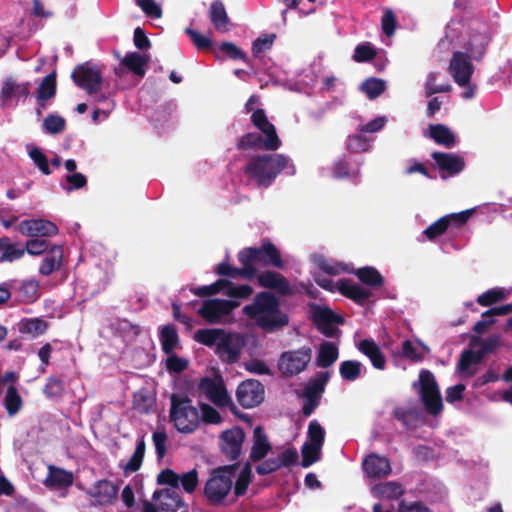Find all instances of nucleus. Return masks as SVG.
Wrapping results in <instances>:
<instances>
[{
    "label": "nucleus",
    "mask_w": 512,
    "mask_h": 512,
    "mask_svg": "<svg viewBox=\"0 0 512 512\" xmlns=\"http://www.w3.org/2000/svg\"><path fill=\"white\" fill-rule=\"evenodd\" d=\"M243 313L266 332L280 330L289 323L288 315L280 309L278 298L267 291L257 293L253 302L243 307Z\"/></svg>",
    "instance_id": "nucleus-1"
},
{
    "label": "nucleus",
    "mask_w": 512,
    "mask_h": 512,
    "mask_svg": "<svg viewBox=\"0 0 512 512\" xmlns=\"http://www.w3.org/2000/svg\"><path fill=\"white\" fill-rule=\"evenodd\" d=\"M288 175L296 172L291 159L284 154L256 155L249 159L244 167V174L254 181L258 187H270L281 171Z\"/></svg>",
    "instance_id": "nucleus-2"
},
{
    "label": "nucleus",
    "mask_w": 512,
    "mask_h": 512,
    "mask_svg": "<svg viewBox=\"0 0 512 512\" xmlns=\"http://www.w3.org/2000/svg\"><path fill=\"white\" fill-rule=\"evenodd\" d=\"M239 469V463L215 468L204 486V497L211 506H226L235 502L228 498L232 489V477Z\"/></svg>",
    "instance_id": "nucleus-3"
},
{
    "label": "nucleus",
    "mask_w": 512,
    "mask_h": 512,
    "mask_svg": "<svg viewBox=\"0 0 512 512\" xmlns=\"http://www.w3.org/2000/svg\"><path fill=\"white\" fill-rule=\"evenodd\" d=\"M237 258L241 266H247L252 270L251 276L257 275L255 264L263 266H272L278 269L284 268L280 251L269 240L263 239L260 247H245L237 254Z\"/></svg>",
    "instance_id": "nucleus-4"
},
{
    "label": "nucleus",
    "mask_w": 512,
    "mask_h": 512,
    "mask_svg": "<svg viewBox=\"0 0 512 512\" xmlns=\"http://www.w3.org/2000/svg\"><path fill=\"white\" fill-rule=\"evenodd\" d=\"M413 387L418 390L421 402L427 413L437 416L442 412L443 401L441 393L435 376L431 371L422 369L419 372V382H414Z\"/></svg>",
    "instance_id": "nucleus-5"
},
{
    "label": "nucleus",
    "mask_w": 512,
    "mask_h": 512,
    "mask_svg": "<svg viewBox=\"0 0 512 512\" xmlns=\"http://www.w3.org/2000/svg\"><path fill=\"white\" fill-rule=\"evenodd\" d=\"M311 358L312 349L309 346H302L282 352L277 367L283 376L293 377L306 370Z\"/></svg>",
    "instance_id": "nucleus-6"
},
{
    "label": "nucleus",
    "mask_w": 512,
    "mask_h": 512,
    "mask_svg": "<svg viewBox=\"0 0 512 512\" xmlns=\"http://www.w3.org/2000/svg\"><path fill=\"white\" fill-rule=\"evenodd\" d=\"M75 85L89 96L100 92L103 84L102 72L99 67L91 62H84L75 66L71 73Z\"/></svg>",
    "instance_id": "nucleus-7"
},
{
    "label": "nucleus",
    "mask_w": 512,
    "mask_h": 512,
    "mask_svg": "<svg viewBox=\"0 0 512 512\" xmlns=\"http://www.w3.org/2000/svg\"><path fill=\"white\" fill-rule=\"evenodd\" d=\"M330 377L331 373L329 371H319L309 379L302 392V412L304 416H310L319 406Z\"/></svg>",
    "instance_id": "nucleus-8"
},
{
    "label": "nucleus",
    "mask_w": 512,
    "mask_h": 512,
    "mask_svg": "<svg viewBox=\"0 0 512 512\" xmlns=\"http://www.w3.org/2000/svg\"><path fill=\"white\" fill-rule=\"evenodd\" d=\"M245 344L246 341L242 334L224 331L215 348V354L223 363L232 365L239 361Z\"/></svg>",
    "instance_id": "nucleus-9"
},
{
    "label": "nucleus",
    "mask_w": 512,
    "mask_h": 512,
    "mask_svg": "<svg viewBox=\"0 0 512 512\" xmlns=\"http://www.w3.org/2000/svg\"><path fill=\"white\" fill-rule=\"evenodd\" d=\"M198 388L203 392L207 398L218 407H230L234 416H247L246 414L239 413L229 396L225 386L221 382H216L210 377H204L200 380Z\"/></svg>",
    "instance_id": "nucleus-10"
},
{
    "label": "nucleus",
    "mask_w": 512,
    "mask_h": 512,
    "mask_svg": "<svg viewBox=\"0 0 512 512\" xmlns=\"http://www.w3.org/2000/svg\"><path fill=\"white\" fill-rule=\"evenodd\" d=\"M265 396L264 385L256 379L241 382L236 390V398L244 408H254L260 405Z\"/></svg>",
    "instance_id": "nucleus-11"
},
{
    "label": "nucleus",
    "mask_w": 512,
    "mask_h": 512,
    "mask_svg": "<svg viewBox=\"0 0 512 512\" xmlns=\"http://www.w3.org/2000/svg\"><path fill=\"white\" fill-rule=\"evenodd\" d=\"M312 322L320 333L328 338H333L338 331L335 324H342L344 319L328 307L314 306Z\"/></svg>",
    "instance_id": "nucleus-12"
},
{
    "label": "nucleus",
    "mask_w": 512,
    "mask_h": 512,
    "mask_svg": "<svg viewBox=\"0 0 512 512\" xmlns=\"http://www.w3.org/2000/svg\"><path fill=\"white\" fill-rule=\"evenodd\" d=\"M239 305L237 300L208 299L203 302L198 313L209 323H217L222 316L229 315Z\"/></svg>",
    "instance_id": "nucleus-13"
},
{
    "label": "nucleus",
    "mask_w": 512,
    "mask_h": 512,
    "mask_svg": "<svg viewBox=\"0 0 512 512\" xmlns=\"http://www.w3.org/2000/svg\"><path fill=\"white\" fill-rule=\"evenodd\" d=\"M252 124L266 136V150L275 151L282 145L276 127L272 124L262 108H257L251 115Z\"/></svg>",
    "instance_id": "nucleus-14"
},
{
    "label": "nucleus",
    "mask_w": 512,
    "mask_h": 512,
    "mask_svg": "<svg viewBox=\"0 0 512 512\" xmlns=\"http://www.w3.org/2000/svg\"><path fill=\"white\" fill-rule=\"evenodd\" d=\"M431 157L435 161L434 167L441 172L442 179L459 174L465 167L464 158L458 154L435 151Z\"/></svg>",
    "instance_id": "nucleus-15"
},
{
    "label": "nucleus",
    "mask_w": 512,
    "mask_h": 512,
    "mask_svg": "<svg viewBox=\"0 0 512 512\" xmlns=\"http://www.w3.org/2000/svg\"><path fill=\"white\" fill-rule=\"evenodd\" d=\"M470 58L468 54L456 51L453 53L449 64V71L454 81L461 87L470 83L474 71Z\"/></svg>",
    "instance_id": "nucleus-16"
},
{
    "label": "nucleus",
    "mask_w": 512,
    "mask_h": 512,
    "mask_svg": "<svg viewBox=\"0 0 512 512\" xmlns=\"http://www.w3.org/2000/svg\"><path fill=\"white\" fill-rule=\"evenodd\" d=\"M244 436L243 430L239 427H234L221 433V452L229 460H236L240 456Z\"/></svg>",
    "instance_id": "nucleus-17"
},
{
    "label": "nucleus",
    "mask_w": 512,
    "mask_h": 512,
    "mask_svg": "<svg viewBox=\"0 0 512 512\" xmlns=\"http://www.w3.org/2000/svg\"><path fill=\"white\" fill-rule=\"evenodd\" d=\"M118 490L112 481L101 479L93 484L87 494L99 505H111L117 500Z\"/></svg>",
    "instance_id": "nucleus-18"
},
{
    "label": "nucleus",
    "mask_w": 512,
    "mask_h": 512,
    "mask_svg": "<svg viewBox=\"0 0 512 512\" xmlns=\"http://www.w3.org/2000/svg\"><path fill=\"white\" fill-rule=\"evenodd\" d=\"M337 290L346 298L364 306L372 296V292L349 279H341L337 283Z\"/></svg>",
    "instance_id": "nucleus-19"
},
{
    "label": "nucleus",
    "mask_w": 512,
    "mask_h": 512,
    "mask_svg": "<svg viewBox=\"0 0 512 512\" xmlns=\"http://www.w3.org/2000/svg\"><path fill=\"white\" fill-rule=\"evenodd\" d=\"M259 286L275 290L281 295H289L291 288L289 281L276 271L267 270L257 276Z\"/></svg>",
    "instance_id": "nucleus-20"
},
{
    "label": "nucleus",
    "mask_w": 512,
    "mask_h": 512,
    "mask_svg": "<svg viewBox=\"0 0 512 512\" xmlns=\"http://www.w3.org/2000/svg\"><path fill=\"white\" fill-rule=\"evenodd\" d=\"M30 82L17 83L12 77H7L2 83L0 99L6 103L13 99L20 100L30 95Z\"/></svg>",
    "instance_id": "nucleus-21"
},
{
    "label": "nucleus",
    "mask_w": 512,
    "mask_h": 512,
    "mask_svg": "<svg viewBox=\"0 0 512 512\" xmlns=\"http://www.w3.org/2000/svg\"><path fill=\"white\" fill-rule=\"evenodd\" d=\"M363 470L369 478H383L391 473V465L386 457L375 453L369 454L362 463Z\"/></svg>",
    "instance_id": "nucleus-22"
},
{
    "label": "nucleus",
    "mask_w": 512,
    "mask_h": 512,
    "mask_svg": "<svg viewBox=\"0 0 512 512\" xmlns=\"http://www.w3.org/2000/svg\"><path fill=\"white\" fill-rule=\"evenodd\" d=\"M152 499L154 501L161 500L159 509L163 512H176L179 508L185 506V502L175 489L155 490Z\"/></svg>",
    "instance_id": "nucleus-23"
},
{
    "label": "nucleus",
    "mask_w": 512,
    "mask_h": 512,
    "mask_svg": "<svg viewBox=\"0 0 512 512\" xmlns=\"http://www.w3.org/2000/svg\"><path fill=\"white\" fill-rule=\"evenodd\" d=\"M169 416H199V411L192 405V400L183 394L173 393L170 396Z\"/></svg>",
    "instance_id": "nucleus-24"
},
{
    "label": "nucleus",
    "mask_w": 512,
    "mask_h": 512,
    "mask_svg": "<svg viewBox=\"0 0 512 512\" xmlns=\"http://www.w3.org/2000/svg\"><path fill=\"white\" fill-rule=\"evenodd\" d=\"M339 358V348L331 341H323L318 347L315 365L319 368L331 367Z\"/></svg>",
    "instance_id": "nucleus-25"
},
{
    "label": "nucleus",
    "mask_w": 512,
    "mask_h": 512,
    "mask_svg": "<svg viewBox=\"0 0 512 512\" xmlns=\"http://www.w3.org/2000/svg\"><path fill=\"white\" fill-rule=\"evenodd\" d=\"M371 493L378 499L397 500L404 495L405 489L396 481H386L375 484Z\"/></svg>",
    "instance_id": "nucleus-26"
},
{
    "label": "nucleus",
    "mask_w": 512,
    "mask_h": 512,
    "mask_svg": "<svg viewBox=\"0 0 512 512\" xmlns=\"http://www.w3.org/2000/svg\"><path fill=\"white\" fill-rule=\"evenodd\" d=\"M63 248L60 245H53L41 261L39 273L43 276L51 275L62 265Z\"/></svg>",
    "instance_id": "nucleus-27"
},
{
    "label": "nucleus",
    "mask_w": 512,
    "mask_h": 512,
    "mask_svg": "<svg viewBox=\"0 0 512 512\" xmlns=\"http://www.w3.org/2000/svg\"><path fill=\"white\" fill-rule=\"evenodd\" d=\"M209 19L217 31H229L230 18L221 0H215L211 3L209 8Z\"/></svg>",
    "instance_id": "nucleus-28"
},
{
    "label": "nucleus",
    "mask_w": 512,
    "mask_h": 512,
    "mask_svg": "<svg viewBox=\"0 0 512 512\" xmlns=\"http://www.w3.org/2000/svg\"><path fill=\"white\" fill-rule=\"evenodd\" d=\"M358 349L367 356L374 368L383 370L386 366V359L380 347L372 339H363L358 345Z\"/></svg>",
    "instance_id": "nucleus-29"
},
{
    "label": "nucleus",
    "mask_w": 512,
    "mask_h": 512,
    "mask_svg": "<svg viewBox=\"0 0 512 512\" xmlns=\"http://www.w3.org/2000/svg\"><path fill=\"white\" fill-rule=\"evenodd\" d=\"M149 60L150 58L148 55H141L137 52H128L121 60V64L133 74L139 77H144Z\"/></svg>",
    "instance_id": "nucleus-30"
},
{
    "label": "nucleus",
    "mask_w": 512,
    "mask_h": 512,
    "mask_svg": "<svg viewBox=\"0 0 512 512\" xmlns=\"http://www.w3.org/2000/svg\"><path fill=\"white\" fill-rule=\"evenodd\" d=\"M45 484L53 488H67L73 484V474L62 468L50 465Z\"/></svg>",
    "instance_id": "nucleus-31"
},
{
    "label": "nucleus",
    "mask_w": 512,
    "mask_h": 512,
    "mask_svg": "<svg viewBox=\"0 0 512 512\" xmlns=\"http://www.w3.org/2000/svg\"><path fill=\"white\" fill-rule=\"evenodd\" d=\"M353 274L362 284L371 288H380L384 285V277L375 267H360L354 270Z\"/></svg>",
    "instance_id": "nucleus-32"
},
{
    "label": "nucleus",
    "mask_w": 512,
    "mask_h": 512,
    "mask_svg": "<svg viewBox=\"0 0 512 512\" xmlns=\"http://www.w3.org/2000/svg\"><path fill=\"white\" fill-rule=\"evenodd\" d=\"M159 340L162 351L167 355L172 354L179 344L176 327L172 324L162 326L159 332Z\"/></svg>",
    "instance_id": "nucleus-33"
},
{
    "label": "nucleus",
    "mask_w": 512,
    "mask_h": 512,
    "mask_svg": "<svg viewBox=\"0 0 512 512\" xmlns=\"http://www.w3.org/2000/svg\"><path fill=\"white\" fill-rule=\"evenodd\" d=\"M223 418H169L179 432L191 433L195 431L201 422L219 424Z\"/></svg>",
    "instance_id": "nucleus-34"
},
{
    "label": "nucleus",
    "mask_w": 512,
    "mask_h": 512,
    "mask_svg": "<svg viewBox=\"0 0 512 512\" xmlns=\"http://www.w3.org/2000/svg\"><path fill=\"white\" fill-rule=\"evenodd\" d=\"M214 273L231 279H235L238 277H242L245 279H252L251 273L252 270L247 266H242L240 268L232 266L228 261H223L214 269Z\"/></svg>",
    "instance_id": "nucleus-35"
},
{
    "label": "nucleus",
    "mask_w": 512,
    "mask_h": 512,
    "mask_svg": "<svg viewBox=\"0 0 512 512\" xmlns=\"http://www.w3.org/2000/svg\"><path fill=\"white\" fill-rule=\"evenodd\" d=\"M0 262H13L23 257L25 249L12 243L9 237L0 238Z\"/></svg>",
    "instance_id": "nucleus-36"
},
{
    "label": "nucleus",
    "mask_w": 512,
    "mask_h": 512,
    "mask_svg": "<svg viewBox=\"0 0 512 512\" xmlns=\"http://www.w3.org/2000/svg\"><path fill=\"white\" fill-rule=\"evenodd\" d=\"M430 137L439 145L453 147L455 145V136L451 130L442 124L430 125Z\"/></svg>",
    "instance_id": "nucleus-37"
},
{
    "label": "nucleus",
    "mask_w": 512,
    "mask_h": 512,
    "mask_svg": "<svg viewBox=\"0 0 512 512\" xmlns=\"http://www.w3.org/2000/svg\"><path fill=\"white\" fill-rule=\"evenodd\" d=\"M266 136H262L257 132H249L244 134L237 142L236 148L240 151L248 149H264L266 150Z\"/></svg>",
    "instance_id": "nucleus-38"
},
{
    "label": "nucleus",
    "mask_w": 512,
    "mask_h": 512,
    "mask_svg": "<svg viewBox=\"0 0 512 512\" xmlns=\"http://www.w3.org/2000/svg\"><path fill=\"white\" fill-rule=\"evenodd\" d=\"M487 44L488 39L484 34H473L470 37L466 47L469 53L468 55L475 60H481L486 52Z\"/></svg>",
    "instance_id": "nucleus-39"
},
{
    "label": "nucleus",
    "mask_w": 512,
    "mask_h": 512,
    "mask_svg": "<svg viewBox=\"0 0 512 512\" xmlns=\"http://www.w3.org/2000/svg\"><path fill=\"white\" fill-rule=\"evenodd\" d=\"M48 323L40 318L24 319L19 322V332L37 337L46 332Z\"/></svg>",
    "instance_id": "nucleus-40"
},
{
    "label": "nucleus",
    "mask_w": 512,
    "mask_h": 512,
    "mask_svg": "<svg viewBox=\"0 0 512 512\" xmlns=\"http://www.w3.org/2000/svg\"><path fill=\"white\" fill-rule=\"evenodd\" d=\"M57 91L56 73L46 75L37 90L36 100H50L55 97Z\"/></svg>",
    "instance_id": "nucleus-41"
},
{
    "label": "nucleus",
    "mask_w": 512,
    "mask_h": 512,
    "mask_svg": "<svg viewBox=\"0 0 512 512\" xmlns=\"http://www.w3.org/2000/svg\"><path fill=\"white\" fill-rule=\"evenodd\" d=\"M223 333V329H199L195 333V340L208 347H217Z\"/></svg>",
    "instance_id": "nucleus-42"
},
{
    "label": "nucleus",
    "mask_w": 512,
    "mask_h": 512,
    "mask_svg": "<svg viewBox=\"0 0 512 512\" xmlns=\"http://www.w3.org/2000/svg\"><path fill=\"white\" fill-rule=\"evenodd\" d=\"M322 447L309 443H304L301 448L302 461L301 466L308 468L321 458Z\"/></svg>",
    "instance_id": "nucleus-43"
},
{
    "label": "nucleus",
    "mask_w": 512,
    "mask_h": 512,
    "mask_svg": "<svg viewBox=\"0 0 512 512\" xmlns=\"http://www.w3.org/2000/svg\"><path fill=\"white\" fill-rule=\"evenodd\" d=\"M361 363L356 360H345L339 366V373L346 381H355L361 375Z\"/></svg>",
    "instance_id": "nucleus-44"
},
{
    "label": "nucleus",
    "mask_w": 512,
    "mask_h": 512,
    "mask_svg": "<svg viewBox=\"0 0 512 512\" xmlns=\"http://www.w3.org/2000/svg\"><path fill=\"white\" fill-rule=\"evenodd\" d=\"M506 298V293L503 288H491L484 293L480 294L476 301L480 306L488 307L503 301Z\"/></svg>",
    "instance_id": "nucleus-45"
},
{
    "label": "nucleus",
    "mask_w": 512,
    "mask_h": 512,
    "mask_svg": "<svg viewBox=\"0 0 512 512\" xmlns=\"http://www.w3.org/2000/svg\"><path fill=\"white\" fill-rule=\"evenodd\" d=\"M386 85L382 79L368 78L361 84V90L367 95L369 99L379 97L385 90Z\"/></svg>",
    "instance_id": "nucleus-46"
},
{
    "label": "nucleus",
    "mask_w": 512,
    "mask_h": 512,
    "mask_svg": "<svg viewBox=\"0 0 512 512\" xmlns=\"http://www.w3.org/2000/svg\"><path fill=\"white\" fill-rule=\"evenodd\" d=\"M144 455H145V442L142 439L137 442L134 453L132 454L131 458L124 466V471L126 473H129V472L132 473V472L138 471L142 465Z\"/></svg>",
    "instance_id": "nucleus-47"
},
{
    "label": "nucleus",
    "mask_w": 512,
    "mask_h": 512,
    "mask_svg": "<svg viewBox=\"0 0 512 512\" xmlns=\"http://www.w3.org/2000/svg\"><path fill=\"white\" fill-rule=\"evenodd\" d=\"M4 403L9 415L16 414L21 408L22 399L15 386L10 385L7 388Z\"/></svg>",
    "instance_id": "nucleus-48"
},
{
    "label": "nucleus",
    "mask_w": 512,
    "mask_h": 512,
    "mask_svg": "<svg viewBox=\"0 0 512 512\" xmlns=\"http://www.w3.org/2000/svg\"><path fill=\"white\" fill-rule=\"evenodd\" d=\"M276 39V34H263L252 43V53L254 57H260L263 52L270 50Z\"/></svg>",
    "instance_id": "nucleus-49"
},
{
    "label": "nucleus",
    "mask_w": 512,
    "mask_h": 512,
    "mask_svg": "<svg viewBox=\"0 0 512 512\" xmlns=\"http://www.w3.org/2000/svg\"><path fill=\"white\" fill-rule=\"evenodd\" d=\"M253 291V288L248 284L235 285L230 281V284L224 291V295L231 298V300L248 299L253 294Z\"/></svg>",
    "instance_id": "nucleus-50"
},
{
    "label": "nucleus",
    "mask_w": 512,
    "mask_h": 512,
    "mask_svg": "<svg viewBox=\"0 0 512 512\" xmlns=\"http://www.w3.org/2000/svg\"><path fill=\"white\" fill-rule=\"evenodd\" d=\"M308 441L306 443L323 447L325 430L317 420H312L308 426Z\"/></svg>",
    "instance_id": "nucleus-51"
},
{
    "label": "nucleus",
    "mask_w": 512,
    "mask_h": 512,
    "mask_svg": "<svg viewBox=\"0 0 512 512\" xmlns=\"http://www.w3.org/2000/svg\"><path fill=\"white\" fill-rule=\"evenodd\" d=\"M448 222L446 217H441L431 225H429L424 231L423 234L427 237L428 240L434 241L438 237L442 236L448 230Z\"/></svg>",
    "instance_id": "nucleus-52"
},
{
    "label": "nucleus",
    "mask_w": 512,
    "mask_h": 512,
    "mask_svg": "<svg viewBox=\"0 0 512 512\" xmlns=\"http://www.w3.org/2000/svg\"><path fill=\"white\" fill-rule=\"evenodd\" d=\"M35 237H51L58 234L59 229L55 223L46 219H35Z\"/></svg>",
    "instance_id": "nucleus-53"
},
{
    "label": "nucleus",
    "mask_w": 512,
    "mask_h": 512,
    "mask_svg": "<svg viewBox=\"0 0 512 512\" xmlns=\"http://www.w3.org/2000/svg\"><path fill=\"white\" fill-rule=\"evenodd\" d=\"M438 72H430L428 74L426 83H425V95L426 97H430L436 93H445L451 91V86L449 84H437L436 80L438 77Z\"/></svg>",
    "instance_id": "nucleus-54"
},
{
    "label": "nucleus",
    "mask_w": 512,
    "mask_h": 512,
    "mask_svg": "<svg viewBox=\"0 0 512 512\" xmlns=\"http://www.w3.org/2000/svg\"><path fill=\"white\" fill-rule=\"evenodd\" d=\"M65 127L66 121L59 115L49 114L43 121V128L49 134H59Z\"/></svg>",
    "instance_id": "nucleus-55"
},
{
    "label": "nucleus",
    "mask_w": 512,
    "mask_h": 512,
    "mask_svg": "<svg viewBox=\"0 0 512 512\" xmlns=\"http://www.w3.org/2000/svg\"><path fill=\"white\" fill-rule=\"evenodd\" d=\"M134 410L139 414H150L154 412V400L152 397L142 393L134 395Z\"/></svg>",
    "instance_id": "nucleus-56"
},
{
    "label": "nucleus",
    "mask_w": 512,
    "mask_h": 512,
    "mask_svg": "<svg viewBox=\"0 0 512 512\" xmlns=\"http://www.w3.org/2000/svg\"><path fill=\"white\" fill-rule=\"evenodd\" d=\"M220 50L230 59L232 60H242L247 65H250V59L248 58L246 52L241 50L232 42H223L220 45Z\"/></svg>",
    "instance_id": "nucleus-57"
},
{
    "label": "nucleus",
    "mask_w": 512,
    "mask_h": 512,
    "mask_svg": "<svg viewBox=\"0 0 512 512\" xmlns=\"http://www.w3.org/2000/svg\"><path fill=\"white\" fill-rule=\"evenodd\" d=\"M377 52L370 43H363L356 46L353 60L358 63L368 62L375 58Z\"/></svg>",
    "instance_id": "nucleus-58"
},
{
    "label": "nucleus",
    "mask_w": 512,
    "mask_h": 512,
    "mask_svg": "<svg viewBox=\"0 0 512 512\" xmlns=\"http://www.w3.org/2000/svg\"><path fill=\"white\" fill-rule=\"evenodd\" d=\"M24 249L29 255L39 256L49 251V241L40 239L39 237H33L26 242Z\"/></svg>",
    "instance_id": "nucleus-59"
},
{
    "label": "nucleus",
    "mask_w": 512,
    "mask_h": 512,
    "mask_svg": "<svg viewBox=\"0 0 512 512\" xmlns=\"http://www.w3.org/2000/svg\"><path fill=\"white\" fill-rule=\"evenodd\" d=\"M198 483V471L196 469H192L182 475H179V484H181L182 489L186 493H193L196 490Z\"/></svg>",
    "instance_id": "nucleus-60"
},
{
    "label": "nucleus",
    "mask_w": 512,
    "mask_h": 512,
    "mask_svg": "<svg viewBox=\"0 0 512 512\" xmlns=\"http://www.w3.org/2000/svg\"><path fill=\"white\" fill-rule=\"evenodd\" d=\"M44 394L48 398H57L64 392V383L62 379L57 377H49L43 388Z\"/></svg>",
    "instance_id": "nucleus-61"
},
{
    "label": "nucleus",
    "mask_w": 512,
    "mask_h": 512,
    "mask_svg": "<svg viewBox=\"0 0 512 512\" xmlns=\"http://www.w3.org/2000/svg\"><path fill=\"white\" fill-rule=\"evenodd\" d=\"M347 149L353 153L365 152L369 148V141L360 134L349 135L347 139Z\"/></svg>",
    "instance_id": "nucleus-62"
},
{
    "label": "nucleus",
    "mask_w": 512,
    "mask_h": 512,
    "mask_svg": "<svg viewBox=\"0 0 512 512\" xmlns=\"http://www.w3.org/2000/svg\"><path fill=\"white\" fill-rule=\"evenodd\" d=\"M39 283L35 279H30L24 281L20 288L19 293L21 294L23 300L25 301H33L38 297Z\"/></svg>",
    "instance_id": "nucleus-63"
},
{
    "label": "nucleus",
    "mask_w": 512,
    "mask_h": 512,
    "mask_svg": "<svg viewBox=\"0 0 512 512\" xmlns=\"http://www.w3.org/2000/svg\"><path fill=\"white\" fill-rule=\"evenodd\" d=\"M381 26L383 33L386 36L391 37L394 35L397 27V19L394 12L391 9L386 8L384 10V14L381 19Z\"/></svg>",
    "instance_id": "nucleus-64"
}]
</instances>
